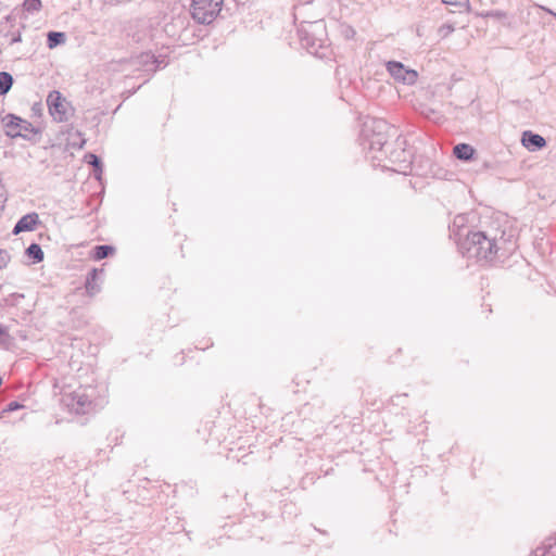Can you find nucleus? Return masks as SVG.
Segmentation results:
<instances>
[{
    "label": "nucleus",
    "instance_id": "f257e3e1",
    "mask_svg": "<svg viewBox=\"0 0 556 556\" xmlns=\"http://www.w3.org/2000/svg\"><path fill=\"white\" fill-rule=\"evenodd\" d=\"M516 249L513 235L489 236L484 231H467L464 240H459L458 250L464 257L477 262L493 263L504 261Z\"/></svg>",
    "mask_w": 556,
    "mask_h": 556
},
{
    "label": "nucleus",
    "instance_id": "f03ea898",
    "mask_svg": "<svg viewBox=\"0 0 556 556\" xmlns=\"http://www.w3.org/2000/svg\"><path fill=\"white\" fill-rule=\"evenodd\" d=\"M389 128V125L383 119H372L371 125L366 123L363 129L368 149L372 153L371 157L377 160L379 164L383 161V157L377 155L376 152L386 154L384 150L389 149L390 143L387 134Z\"/></svg>",
    "mask_w": 556,
    "mask_h": 556
},
{
    "label": "nucleus",
    "instance_id": "7ed1b4c3",
    "mask_svg": "<svg viewBox=\"0 0 556 556\" xmlns=\"http://www.w3.org/2000/svg\"><path fill=\"white\" fill-rule=\"evenodd\" d=\"M326 26L323 21L307 23L299 29L301 46L313 55H324Z\"/></svg>",
    "mask_w": 556,
    "mask_h": 556
},
{
    "label": "nucleus",
    "instance_id": "20e7f679",
    "mask_svg": "<svg viewBox=\"0 0 556 556\" xmlns=\"http://www.w3.org/2000/svg\"><path fill=\"white\" fill-rule=\"evenodd\" d=\"M3 124L5 135L10 138L21 137L26 140H33L35 136L40 134V130L30 122L14 114L4 115Z\"/></svg>",
    "mask_w": 556,
    "mask_h": 556
},
{
    "label": "nucleus",
    "instance_id": "39448f33",
    "mask_svg": "<svg viewBox=\"0 0 556 556\" xmlns=\"http://www.w3.org/2000/svg\"><path fill=\"white\" fill-rule=\"evenodd\" d=\"M224 0H193L191 4L192 17L203 25L211 24L222 11Z\"/></svg>",
    "mask_w": 556,
    "mask_h": 556
},
{
    "label": "nucleus",
    "instance_id": "423d86ee",
    "mask_svg": "<svg viewBox=\"0 0 556 556\" xmlns=\"http://www.w3.org/2000/svg\"><path fill=\"white\" fill-rule=\"evenodd\" d=\"M62 402L71 413L77 415L88 414L93 406L90 394H88L87 389L84 388L64 394Z\"/></svg>",
    "mask_w": 556,
    "mask_h": 556
},
{
    "label": "nucleus",
    "instance_id": "0eeeda50",
    "mask_svg": "<svg viewBox=\"0 0 556 556\" xmlns=\"http://www.w3.org/2000/svg\"><path fill=\"white\" fill-rule=\"evenodd\" d=\"M47 105L50 115L58 123H63L68 119L70 103L62 97L58 90L51 91L47 97Z\"/></svg>",
    "mask_w": 556,
    "mask_h": 556
},
{
    "label": "nucleus",
    "instance_id": "6e6552de",
    "mask_svg": "<svg viewBox=\"0 0 556 556\" xmlns=\"http://www.w3.org/2000/svg\"><path fill=\"white\" fill-rule=\"evenodd\" d=\"M387 70L395 80L403 84L413 85L417 80V72L406 68L401 62L389 61Z\"/></svg>",
    "mask_w": 556,
    "mask_h": 556
},
{
    "label": "nucleus",
    "instance_id": "1a4fd4ad",
    "mask_svg": "<svg viewBox=\"0 0 556 556\" xmlns=\"http://www.w3.org/2000/svg\"><path fill=\"white\" fill-rule=\"evenodd\" d=\"M386 157L392 165L390 168L396 173L405 174L410 166V153L404 149H394L389 155L386 154Z\"/></svg>",
    "mask_w": 556,
    "mask_h": 556
},
{
    "label": "nucleus",
    "instance_id": "9d476101",
    "mask_svg": "<svg viewBox=\"0 0 556 556\" xmlns=\"http://www.w3.org/2000/svg\"><path fill=\"white\" fill-rule=\"evenodd\" d=\"M40 224L39 215L35 212L22 216L13 228V233L18 235L25 231H33Z\"/></svg>",
    "mask_w": 556,
    "mask_h": 556
},
{
    "label": "nucleus",
    "instance_id": "9b49d317",
    "mask_svg": "<svg viewBox=\"0 0 556 556\" xmlns=\"http://www.w3.org/2000/svg\"><path fill=\"white\" fill-rule=\"evenodd\" d=\"M521 142L529 151L541 150L546 144L545 139L541 135L534 134L530 130L523 131Z\"/></svg>",
    "mask_w": 556,
    "mask_h": 556
},
{
    "label": "nucleus",
    "instance_id": "f8f14e48",
    "mask_svg": "<svg viewBox=\"0 0 556 556\" xmlns=\"http://www.w3.org/2000/svg\"><path fill=\"white\" fill-rule=\"evenodd\" d=\"M468 222V218L466 215L460 214L455 216L452 225L450 226L451 237H453L456 240V243L458 244L459 240H464V237L466 236L465 229L466 224Z\"/></svg>",
    "mask_w": 556,
    "mask_h": 556
},
{
    "label": "nucleus",
    "instance_id": "ddd939ff",
    "mask_svg": "<svg viewBox=\"0 0 556 556\" xmlns=\"http://www.w3.org/2000/svg\"><path fill=\"white\" fill-rule=\"evenodd\" d=\"M14 20L11 16L5 17V22L0 24V34L7 38L9 45H14L22 41V35L20 30L16 31H5V27L10 25L13 27Z\"/></svg>",
    "mask_w": 556,
    "mask_h": 556
},
{
    "label": "nucleus",
    "instance_id": "4468645a",
    "mask_svg": "<svg viewBox=\"0 0 556 556\" xmlns=\"http://www.w3.org/2000/svg\"><path fill=\"white\" fill-rule=\"evenodd\" d=\"M99 273H102V270L92 268L86 278L85 288H86V292L90 296H93L94 294L99 293L101 290V287L98 283Z\"/></svg>",
    "mask_w": 556,
    "mask_h": 556
},
{
    "label": "nucleus",
    "instance_id": "2eb2a0df",
    "mask_svg": "<svg viewBox=\"0 0 556 556\" xmlns=\"http://www.w3.org/2000/svg\"><path fill=\"white\" fill-rule=\"evenodd\" d=\"M136 64L143 67L144 71L155 72L159 67L157 60L151 52H142L136 58Z\"/></svg>",
    "mask_w": 556,
    "mask_h": 556
},
{
    "label": "nucleus",
    "instance_id": "dca6fc26",
    "mask_svg": "<svg viewBox=\"0 0 556 556\" xmlns=\"http://www.w3.org/2000/svg\"><path fill=\"white\" fill-rule=\"evenodd\" d=\"M453 153L460 161H469L472 159L475 149L467 143H458L454 147Z\"/></svg>",
    "mask_w": 556,
    "mask_h": 556
},
{
    "label": "nucleus",
    "instance_id": "f3484780",
    "mask_svg": "<svg viewBox=\"0 0 556 556\" xmlns=\"http://www.w3.org/2000/svg\"><path fill=\"white\" fill-rule=\"evenodd\" d=\"M534 556H556V538L547 539L542 546L535 549Z\"/></svg>",
    "mask_w": 556,
    "mask_h": 556
},
{
    "label": "nucleus",
    "instance_id": "a211bd4d",
    "mask_svg": "<svg viewBox=\"0 0 556 556\" xmlns=\"http://www.w3.org/2000/svg\"><path fill=\"white\" fill-rule=\"evenodd\" d=\"M65 40L66 35L62 31H49L47 35V45L50 49H53L61 43H64Z\"/></svg>",
    "mask_w": 556,
    "mask_h": 556
},
{
    "label": "nucleus",
    "instance_id": "6ab92c4d",
    "mask_svg": "<svg viewBox=\"0 0 556 556\" xmlns=\"http://www.w3.org/2000/svg\"><path fill=\"white\" fill-rule=\"evenodd\" d=\"M14 83L13 76L8 72H0V96L7 94Z\"/></svg>",
    "mask_w": 556,
    "mask_h": 556
},
{
    "label": "nucleus",
    "instance_id": "aec40b11",
    "mask_svg": "<svg viewBox=\"0 0 556 556\" xmlns=\"http://www.w3.org/2000/svg\"><path fill=\"white\" fill-rule=\"evenodd\" d=\"M115 249L112 245L102 244L96 245L93 249V258L96 261L103 260L114 253Z\"/></svg>",
    "mask_w": 556,
    "mask_h": 556
},
{
    "label": "nucleus",
    "instance_id": "412c9836",
    "mask_svg": "<svg viewBox=\"0 0 556 556\" xmlns=\"http://www.w3.org/2000/svg\"><path fill=\"white\" fill-rule=\"evenodd\" d=\"M26 255L33 260L34 263H39L43 260V251L41 247L37 243H31L26 249Z\"/></svg>",
    "mask_w": 556,
    "mask_h": 556
},
{
    "label": "nucleus",
    "instance_id": "4be33fe9",
    "mask_svg": "<svg viewBox=\"0 0 556 556\" xmlns=\"http://www.w3.org/2000/svg\"><path fill=\"white\" fill-rule=\"evenodd\" d=\"M420 114L422 116H425L426 118H428L430 121H434V122H439L443 117L439 111H437L430 106H427V105H425L420 109Z\"/></svg>",
    "mask_w": 556,
    "mask_h": 556
},
{
    "label": "nucleus",
    "instance_id": "5701e85b",
    "mask_svg": "<svg viewBox=\"0 0 556 556\" xmlns=\"http://www.w3.org/2000/svg\"><path fill=\"white\" fill-rule=\"evenodd\" d=\"M86 157L88 159V163L93 167L96 176L99 177L102 173V162L100 157L92 153H89Z\"/></svg>",
    "mask_w": 556,
    "mask_h": 556
},
{
    "label": "nucleus",
    "instance_id": "b1692460",
    "mask_svg": "<svg viewBox=\"0 0 556 556\" xmlns=\"http://www.w3.org/2000/svg\"><path fill=\"white\" fill-rule=\"evenodd\" d=\"M23 8L28 13H35L41 9V0H24Z\"/></svg>",
    "mask_w": 556,
    "mask_h": 556
},
{
    "label": "nucleus",
    "instance_id": "393cba45",
    "mask_svg": "<svg viewBox=\"0 0 556 556\" xmlns=\"http://www.w3.org/2000/svg\"><path fill=\"white\" fill-rule=\"evenodd\" d=\"M454 25L452 24H443L439 27L438 34L441 38H446L448 35H451L454 31Z\"/></svg>",
    "mask_w": 556,
    "mask_h": 556
},
{
    "label": "nucleus",
    "instance_id": "a878e982",
    "mask_svg": "<svg viewBox=\"0 0 556 556\" xmlns=\"http://www.w3.org/2000/svg\"><path fill=\"white\" fill-rule=\"evenodd\" d=\"M11 343V338L7 332V328L0 325V344L8 346Z\"/></svg>",
    "mask_w": 556,
    "mask_h": 556
},
{
    "label": "nucleus",
    "instance_id": "bb28decb",
    "mask_svg": "<svg viewBox=\"0 0 556 556\" xmlns=\"http://www.w3.org/2000/svg\"><path fill=\"white\" fill-rule=\"evenodd\" d=\"M484 16L496 18V20H503V18H505L507 16V14L504 11L494 10V11L486 12L484 14Z\"/></svg>",
    "mask_w": 556,
    "mask_h": 556
},
{
    "label": "nucleus",
    "instance_id": "cd10ccee",
    "mask_svg": "<svg viewBox=\"0 0 556 556\" xmlns=\"http://www.w3.org/2000/svg\"><path fill=\"white\" fill-rule=\"evenodd\" d=\"M10 262V254L5 250H0V269L4 268Z\"/></svg>",
    "mask_w": 556,
    "mask_h": 556
},
{
    "label": "nucleus",
    "instance_id": "c85d7f7f",
    "mask_svg": "<svg viewBox=\"0 0 556 556\" xmlns=\"http://www.w3.org/2000/svg\"><path fill=\"white\" fill-rule=\"evenodd\" d=\"M442 2L455 7H463L468 4V0H442Z\"/></svg>",
    "mask_w": 556,
    "mask_h": 556
},
{
    "label": "nucleus",
    "instance_id": "c756f323",
    "mask_svg": "<svg viewBox=\"0 0 556 556\" xmlns=\"http://www.w3.org/2000/svg\"><path fill=\"white\" fill-rule=\"evenodd\" d=\"M23 405L20 404L18 402L16 401H12L10 402L8 405H7V408L4 409V412H13V410H17L20 408H22Z\"/></svg>",
    "mask_w": 556,
    "mask_h": 556
},
{
    "label": "nucleus",
    "instance_id": "7c9ffc66",
    "mask_svg": "<svg viewBox=\"0 0 556 556\" xmlns=\"http://www.w3.org/2000/svg\"><path fill=\"white\" fill-rule=\"evenodd\" d=\"M540 8L543 9L544 11L548 12L549 14H553L556 17V13H554L552 10L546 9L544 7H540Z\"/></svg>",
    "mask_w": 556,
    "mask_h": 556
},
{
    "label": "nucleus",
    "instance_id": "2f4dec72",
    "mask_svg": "<svg viewBox=\"0 0 556 556\" xmlns=\"http://www.w3.org/2000/svg\"><path fill=\"white\" fill-rule=\"evenodd\" d=\"M4 116L2 115V111H0V122L3 123Z\"/></svg>",
    "mask_w": 556,
    "mask_h": 556
},
{
    "label": "nucleus",
    "instance_id": "473e14b6",
    "mask_svg": "<svg viewBox=\"0 0 556 556\" xmlns=\"http://www.w3.org/2000/svg\"><path fill=\"white\" fill-rule=\"evenodd\" d=\"M85 144V139H81V142L79 143V148H83Z\"/></svg>",
    "mask_w": 556,
    "mask_h": 556
},
{
    "label": "nucleus",
    "instance_id": "72a5a7b5",
    "mask_svg": "<svg viewBox=\"0 0 556 556\" xmlns=\"http://www.w3.org/2000/svg\"><path fill=\"white\" fill-rule=\"evenodd\" d=\"M2 384V379L0 378V386Z\"/></svg>",
    "mask_w": 556,
    "mask_h": 556
}]
</instances>
